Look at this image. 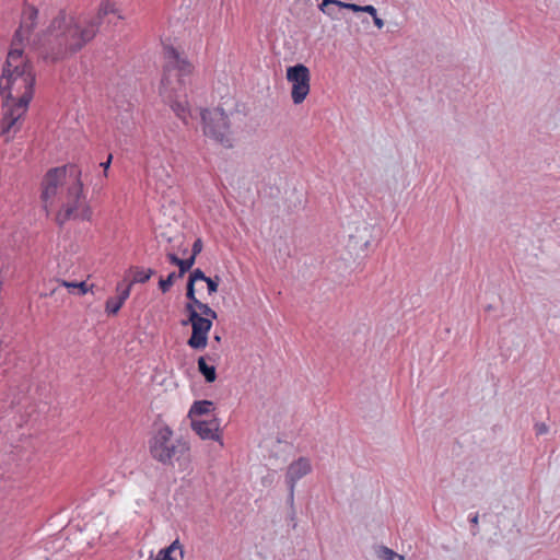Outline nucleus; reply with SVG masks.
<instances>
[{"instance_id":"obj_21","label":"nucleus","mask_w":560,"mask_h":560,"mask_svg":"<svg viewBox=\"0 0 560 560\" xmlns=\"http://www.w3.org/2000/svg\"><path fill=\"white\" fill-rule=\"evenodd\" d=\"M195 262L196 258L194 256H189L185 259L180 258L178 265V277L182 278L186 272L190 271Z\"/></svg>"},{"instance_id":"obj_16","label":"nucleus","mask_w":560,"mask_h":560,"mask_svg":"<svg viewBox=\"0 0 560 560\" xmlns=\"http://www.w3.org/2000/svg\"><path fill=\"white\" fill-rule=\"evenodd\" d=\"M175 550H179L182 557H184L183 546L178 539H175L170 546L162 548L154 560H176L173 556Z\"/></svg>"},{"instance_id":"obj_24","label":"nucleus","mask_w":560,"mask_h":560,"mask_svg":"<svg viewBox=\"0 0 560 560\" xmlns=\"http://www.w3.org/2000/svg\"><path fill=\"white\" fill-rule=\"evenodd\" d=\"M377 555L382 560H394L396 557H398L400 560H404L402 556H399L397 552L385 546L380 547Z\"/></svg>"},{"instance_id":"obj_32","label":"nucleus","mask_w":560,"mask_h":560,"mask_svg":"<svg viewBox=\"0 0 560 560\" xmlns=\"http://www.w3.org/2000/svg\"><path fill=\"white\" fill-rule=\"evenodd\" d=\"M336 7L339 8V9H347V10H350L354 13H358V12H361V7L360 4H357V3H350V2H343L341 0H338V2L336 3Z\"/></svg>"},{"instance_id":"obj_1","label":"nucleus","mask_w":560,"mask_h":560,"mask_svg":"<svg viewBox=\"0 0 560 560\" xmlns=\"http://www.w3.org/2000/svg\"><path fill=\"white\" fill-rule=\"evenodd\" d=\"M109 13L116 14L117 9L108 1L102 2L97 14L90 19L75 18L60 10L42 39L45 59L57 62L68 54L80 51L96 36L103 18Z\"/></svg>"},{"instance_id":"obj_3","label":"nucleus","mask_w":560,"mask_h":560,"mask_svg":"<svg viewBox=\"0 0 560 560\" xmlns=\"http://www.w3.org/2000/svg\"><path fill=\"white\" fill-rule=\"evenodd\" d=\"M203 125V133L222 144L224 148H232L230 120L223 108H203L199 110Z\"/></svg>"},{"instance_id":"obj_14","label":"nucleus","mask_w":560,"mask_h":560,"mask_svg":"<svg viewBox=\"0 0 560 560\" xmlns=\"http://www.w3.org/2000/svg\"><path fill=\"white\" fill-rule=\"evenodd\" d=\"M218 359L219 355L213 353L201 355L197 360L198 372L203 376L207 383H213L217 380L215 366L213 364H208L207 361L214 363Z\"/></svg>"},{"instance_id":"obj_12","label":"nucleus","mask_w":560,"mask_h":560,"mask_svg":"<svg viewBox=\"0 0 560 560\" xmlns=\"http://www.w3.org/2000/svg\"><path fill=\"white\" fill-rule=\"evenodd\" d=\"M191 429L202 439V440H219V429H220V419L212 416L209 420H191Z\"/></svg>"},{"instance_id":"obj_29","label":"nucleus","mask_w":560,"mask_h":560,"mask_svg":"<svg viewBox=\"0 0 560 560\" xmlns=\"http://www.w3.org/2000/svg\"><path fill=\"white\" fill-rule=\"evenodd\" d=\"M369 231V228L366 225L363 226L362 230H358V235H351L352 240H355L357 243L362 242V247L368 248L370 241L368 238H364L362 235L363 233H366Z\"/></svg>"},{"instance_id":"obj_5","label":"nucleus","mask_w":560,"mask_h":560,"mask_svg":"<svg viewBox=\"0 0 560 560\" xmlns=\"http://www.w3.org/2000/svg\"><path fill=\"white\" fill-rule=\"evenodd\" d=\"M187 319L182 320V325H191V335L187 340V345L195 350H202L208 345V334L212 328V320L199 314L196 310L187 307Z\"/></svg>"},{"instance_id":"obj_8","label":"nucleus","mask_w":560,"mask_h":560,"mask_svg":"<svg viewBox=\"0 0 560 560\" xmlns=\"http://www.w3.org/2000/svg\"><path fill=\"white\" fill-rule=\"evenodd\" d=\"M173 432L168 427L160 429L150 441V452L153 458L162 464H168L177 456L179 450L172 441Z\"/></svg>"},{"instance_id":"obj_34","label":"nucleus","mask_w":560,"mask_h":560,"mask_svg":"<svg viewBox=\"0 0 560 560\" xmlns=\"http://www.w3.org/2000/svg\"><path fill=\"white\" fill-rule=\"evenodd\" d=\"M338 2V0H323L322 3L318 4V9L319 11H322L324 14H331L330 12H328V10L326 11L327 9V4H334L336 5V3Z\"/></svg>"},{"instance_id":"obj_18","label":"nucleus","mask_w":560,"mask_h":560,"mask_svg":"<svg viewBox=\"0 0 560 560\" xmlns=\"http://www.w3.org/2000/svg\"><path fill=\"white\" fill-rule=\"evenodd\" d=\"M155 273V271L151 268L142 269L139 267L133 268V278L130 282L135 283H145L150 280V278Z\"/></svg>"},{"instance_id":"obj_9","label":"nucleus","mask_w":560,"mask_h":560,"mask_svg":"<svg viewBox=\"0 0 560 560\" xmlns=\"http://www.w3.org/2000/svg\"><path fill=\"white\" fill-rule=\"evenodd\" d=\"M32 101L31 92L22 94L16 101L3 98V116L0 122V135H8L15 126L18 120L24 115L30 102Z\"/></svg>"},{"instance_id":"obj_41","label":"nucleus","mask_w":560,"mask_h":560,"mask_svg":"<svg viewBox=\"0 0 560 560\" xmlns=\"http://www.w3.org/2000/svg\"><path fill=\"white\" fill-rule=\"evenodd\" d=\"M361 12L369 13L371 16H375L377 11L372 4H366L361 7Z\"/></svg>"},{"instance_id":"obj_26","label":"nucleus","mask_w":560,"mask_h":560,"mask_svg":"<svg viewBox=\"0 0 560 560\" xmlns=\"http://www.w3.org/2000/svg\"><path fill=\"white\" fill-rule=\"evenodd\" d=\"M221 278L219 276L207 277L205 282L207 283L208 294L212 295L218 291Z\"/></svg>"},{"instance_id":"obj_35","label":"nucleus","mask_w":560,"mask_h":560,"mask_svg":"<svg viewBox=\"0 0 560 560\" xmlns=\"http://www.w3.org/2000/svg\"><path fill=\"white\" fill-rule=\"evenodd\" d=\"M328 10V12H330L331 14H326L327 16H329L331 20H339L340 18L338 16V10L339 8H337L336 5L334 4H327V9L326 11Z\"/></svg>"},{"instance_id":"obj_40","label":"nucleus","mask_w":560,"mask_h":560,"mask_svg":"<svg viewBox=\"0 0 560 560\" xmlns=\"http://www.w3.org/2000/svg\"><path fill=\"white\" fill-rule=\"evenodd\" d=\"M166 258L170 264L178 267L180 258L175 253H167Z\"/></svg>"},{"instance_id":"obj_42","label":"nucleus","mask_w":560,"mask_h":560,"mask_svg":"<svg viewBox=\"0 0 560 560\" xmlns=\"http://www.w3.org/2000/svg\"><path fill=\"white\" fill-rule=\"evenodd\" d=\"M373 18V22L375 24V26H377V28H382L384 26V21L377 16V12L375 13V16H372Z\"/></svg>"},{"instance_id":"obj_31","label":"nucleus","mask_w":560,"mask_h":560,"mask_svg":"<svg viewBox=\"0 0 560 560\" xmlns=\"http://www.w3.org/2000/svg\"><path fill=\"white\" fill-rule=\"evenodd\" d=\"M289 488V495H288V504L291 508L290 518L294 521L295 518V510H294V488L293 485H288Z\"/></svg>"},{"instance_id":"obj_37","label":"nucleus","mask_w":560,"mask_h":560,"mask_svg":"<svg viewBox=\"0 0 560 560\" xmlns=\"http://www.w3.org/2000/svg\"><path fill=\"white\" fill-rule=\"evenodd\" d=\"M187 299H188L189 302L185 305V312L187 313V307L188 306H190V307H192L194 310L197 311L198 303H201V301L198 300L196 295L187 298Z\"/></svg>"},{"instance_id":"obj_7","label":"nucleus","mask_w":560,"mask_h":560,"mask_svg":"<svg viewBox=\"0 0 560 560\" xmlns=\"http://www.w3.org/2000/svg\"><path fill=\"white\" fill-rule=\"evenodd\" d=\"M285 79L291 83V97L295 105L304 102L310 93L311 72L303 63H295L287 68Z\"/></svg>"},{"instance_id":"obj_17","label":"nucleus","mask_w":560,"mask_h":560,"mask_svg":"<svg viewBox=\"0 0 560 560\" xmlns=\"http://www.w3.org/2000/svg\"><path fill=\"white\" fill-rule=\"evenodd\" d=\"M173 112L176 116L184 121V124H188V117H192V110L183 102L174 101L171 105Z\"/></svg>"},{"instance_id":"obj_2","label":"nucleus","mask_w":560,"mask_h":560,"mask_svg":"<svg viewBox=\"0 0 560 560\" xmlns=\"http://www.w3.org/2000/svg\"><path fill=\"white\" fill-rule=\"evenodd\" d=\"M81 174L82 171L77 164H69V177L73 178V184L68 187L66 202L57 214L59 225H63L70 219H91L92 211L83 191Z\"/></svg>"},{"instance_id":"obj_36","label":"nucleus","mask_w":560,"mask_h":560,"mask_svg":"<svg viewBox=\"0 0 560 560\" xmlns=\"http://www.w3.org/2000/svg\"><path fill=\"white\" fill-rule=\"evenodd\" d=\"M549 428L546 423L539 422L535 424V431L537 435H542L548 432Z\"/></svg>"},{"instance_id":"obj_15","label":"nucleus","mask_w":560,"mask_h":560,"mask_svg":"<svg viewBox=\"0 0 560 560\" xmlns=\"http://www.w3.org/2000/svg\"><path fill=\"white\" fill-rule=\"evenodd\" d=\"M213 409V402L211 400H196L190 407V410L188 412L189 418L196 419L197 416H205L209 415L210 411Z\"/></svg>"},{"instance_id":"obj_28","label":"nucleus","mask_w":560,"mask_h":560,"mask_svg":"<svg viewBox=\"0 0 560 560\" xmlns=\"http://www.w3.org/2000/svg\"><path fill=\"white\" fill-rule=\"evenodd\" d=\"M120 122L122 124L124 131L131 130V128L133 126V121H132V116L128 110H125V113H122L120 115Z\"/></svg>"},{"instance_id":"obj_43","label":"nucleus","mask_w":560,"mask_h":560,"mask_svg":"<svg viewBox=\"0 0 560 560\" xmlns=\"http://www.w3.org/2000/svg\"><path fill=\"white\" fill-rule=\"evenodd\" d=\"M479 515L476 513L469 517V522L474 527L478 526Z\"/></svg>"},{"instance_id":"obj_44","label":"nucleus","mask_w":560,"mask_h":560,"mask_svg":"<svg viewBox=\"0 0 560 560\" xmlns=\"http://www.w3.org/2000/svg\"><path fill=\"white\" fill-rule=\"evenodd\" d=\"M213 339H214L217 342H220V341H221V336H220V335H214Z\"/></svg>"},{"instance_id":"obj_25","label":"nucleus","mask_w":560,"mask_h":560,"mask_svg":"<svg viewBox=\"0 0 560 560\" xmlns=\"http://www.w3.org/2000/svg\"><path fill=\"white\" fill-rule=\"evenodd\" d=\"M124 304L116 298H109L106 301V312L108 315H116Z\"/></svg>"},{"instance_id":"obj_6","label":"nucleus","mask_w":560,"mask_h":560,"mask_svg":"<svg viewBox=\"0 0 560 560\" xmlns=\"http://www.w3.org/2000/svg\"><path fill=\"white\" fill-rule=\"evenodd\" d=\"M165 55L167 61L164 66L162 84L165 86L171 85L173 79H176L180 85L185 84V78L191 72V65L182 58L174 47H166Z\"/></svg>"},{"instance_id":"obj_23","label":"nucleus","mask_w":560,"mask_h":560,"mask_svg":"<svg viewBox=\"0 0 560 560\" xmlns=\"http://www.w3.org/2000/svg\"><path fill=\"white\" fill-rule=\"evenodd\" d=\"M199 311V314L206 318H210L211 320L218 318V314L214 310H212L208 304L206 303H198L197 312Z\"/></svg>"},{"instance_id":"obj_27","label":"nucleus","mask_w":560,"mask_h":560,"mask_svg":"<svg viewBox=\"0 0 560 560\" xmlns=\"http://www.w3.org/2000/svg\"><path fill=\"white\" fill-rule=\"evenodd\" d=\"M21 46L22 45H19V44L14 45L12 43V48L9 51L7 62L12 63V61H15L22 57L23 49L21 48Z\"/></svg>"},{"instance_id":"obj_10","label":"nucleus","mask_w":560,"mask_h":560,"mask_svg":"<svg viewBox=\"0 0 560 560\" xmlns=\"http://www.w3.org/2000/svg\"><path fill=\"white\" fill-rule=\"evenodd\" d=\"M38 10L30 4H25L19 28L13 35V44L23 45L28 39L32 31L37 25Z\"/></svg>"},{"instance_id":"obj_13","label":"nucleus","mask_w":560,"mask_h":560,"mask_svg":"<svg viewBox=\"0 0 560 560\" xmlns=\"http://www.w3.org/2000/svg\"><path fill=\"white\" fill-rule=\"evenodd\" d=\"M311 471V464L307 458L300 457L290 464L285 474L287 485H293Z\"/></svg>"},{"instance_id":"obj_30","label":"nucleus","mask_w":560,"mask_h":560,"mask_svg":"<svg viewBox=\"0 0 560 560\" xmlns=\"http://www.w3.org/2000/svg\"><path fill=\"white\" fill-rule=\"evenodd\" d=\"M207 277L200 268H196L190 271L188 281L196 283V281H205Z\"/></svg>"},{"instance_id":"obj_4","label":"nucleus","mask_w":560,"mask_h":560,"mask_svg":"<svg viewBox=\"0 0 560 560\" xmlns=\"http://www.w3.org/2000/svg\"><path fill=\"white\" fill-rule=\"evenodd\" d=\"M2 79H5V84L0 83V93L2 98L13 100L12 88L16 84L24 88L22 94L31 92L34 94L35 75L26 65L12 66L11 62H5L2 70Z\"/></svg>"},{"instance_id":"obj_38","label":"nucleus","mask_w":560,"mask_h":560,"mask_svg":"<svg viewBox=\"0 0 560 560\" xmlns=\"http://www.w3.org/2000/svg\"><path fill=\"white\" fill-rule=\"evenodd\" d=\"M112 161H113V154H108L106 161L100 163V166L103 167V170H104L105 177L107 176V171L110 167Z\"/></svg>"},{"instance_id":"obj_19","label":"nucleus","mask_w":560,"mask_h":560,"mask_svg":"<svg viewBox=\"0 0 560 560\" xmlns=\"http://www.w3.org/2000/svg\"><path fill=\"white\" fill-rule=\"evenodd\" d=\"M61 285L67 288V289H69L70 292H72L73 290H78V294L79 295H84L90 290L86 281L77 282V281H66V280H62L61 281Z\"/></svg>"},{"instance_id":"obj_20","label":"nucleus","mask_w":560,"mask_h":560,"mask_svg":"<svg viewBox=\"0 0 560 560\" xmlns=\"http://www.w3.org/2000/svg\"><path fill=\"white\" fill-rule=\"evenodd\" d=\"M177 278H179L178 272L175 271L170 272L166 278L161 277L159 280V289L162 293L168 292Z\"/></svg>"},{"instance_id":"obj_22","label":"nucleus","mask_w":560,"mask_h":560,"mask_svg":"<svg viewBox=\"0 0 560 560\" xmlns=\"http://www.w3.org/2000/svg\"><path fill=\"white\" fill-rule=\"evenodd\" d=\"M131 287H132V282H129L127 284H124V283H118L117 284L118 296L116 299L118 301H120L122 304L129 298L130 291H131Z\"/></svg>"},{"instance_id":"obj_11","label":"nucleus","mask_w":560,"mask_h":560,"mask_svg":"<svg viewBox=\"0 0 560 560\" xmlns=\"http://www.w3.org/2000/svg\"><path fill=\"white\" fill-rule=\"evenodd\" d=\"M69 175V164L61 167L50 168L43 180L42 199L47 202L57 194L60 182Z\"/></svg>"},{"instance_id":"obj_39","label":"nucleus","mask_w":560,"mask_h":560,"mask_svg":"<svg viewBox=\"0 0 560 560\" xmlns=\"http://www.w3.org/2000/svg\"><path fill=\"white\" fill-rule=\"evenodd\" d=\"M196 295V289H195V283L191 282V281H188L187 280V284H186V298H190V296H194Z\"/></svg>"},{"instance_id":"obj_33","label":"nucleus","mask_w":560,"mask_h":560,"mask_svg":"<svg viewBox=\"0 0 560 560\" xmlns=\"http://www.w3.org/2000/svg\"><path fill=\"white\" fill-rule=\"evenodd\" d=\"M202 247H203L202 240L201 238L195 240L192 247H191L190 256H194L196 258L201 253Z\"/></svg>"}]
</instances>
